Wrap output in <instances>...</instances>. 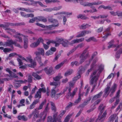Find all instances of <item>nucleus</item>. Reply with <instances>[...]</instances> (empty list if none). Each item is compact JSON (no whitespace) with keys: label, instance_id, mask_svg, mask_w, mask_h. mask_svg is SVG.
I'll return each mask as SVG.
<instances>
[{"label":"nucleus","instance_id":"1","mask_svg":"<svg viewBox=\"0 0 122 122\" xmlns=\"http://www.w3.org/2000/svg\"><path fill=\"white\" fill-rule=\"evenodd\" d=\"M103 69V67L102 65L100 66L97 70H95L91 75L90 84L92 85L94 82L96 83L97 81L99 75Z\"/></svg>","mask_w":122,"mask_h":122},{"label":"nucleus","instance_id":"2","mask_svg":"<svg viewBox=\"0 0 122 122\" xmlns=\"http://www.w3.org/2000/svg\"><path fill=\"white\" fill-rule=\"evenodd\" d=\"M90 57L89 52L87 51V49H85L81 54L80 56V59L79 62L77 61H75V65L76 66L81 64L88 58Z\"/></svg>","mask_w":122,"mask_h":122},{"label":"nucleus","instance_id":"3","mask_svg":"<svg viewBox=\"0 0 122 122\" xmlns=\"http://www.w3.org/2000/svg\"><path fill=\"white\" fill-rule=\"evenodd\" d=\"M105 107V106H103V104H101L100 105L98 109L100 110V113L98 116V118L96 119L95 122H97L98 120L102 122L105 119L107 114L106 111H105L102 115Z\"/></svg>","mask_w":122,"mask_h":122},{"label":"nucleus","instance_id":"4","mask_svg":"<svg viewBox=\"0 0 122 122\" xmlns=\"http://www.w3.org/2000/svg\"><path fill=\"white\" fill-rule=\"evenodd\" d=\"M72 88H73L69 86L67 87V88L68 89V92L66 94V97L67 98H69V97L70 96L71 97H73L75 94L76 93L77 91L76 89H75L72 93L71 92V89Z\"/></svg>","mask_w":122,"mask_h":122},{"label":"nucleus","instance_id":"5","mask_svg":"<svg viewBox=\"0 0 122 122\" xmlns=\"http://www.w3.org/2000/svg\"><path fill=\"white\" fill-rule=\"evenodd\" d=\"M91 3H92L93 4V5H92L91 6H89L91 8L93 9V13L96 12H97V10H96V9L95 8V7L93 6V5H98L99 4H101L102 3V2H93Z\"/></svg>","mask_w":122,"mask_h":122},{"label":"nucleus","instance_id":"6","mask_svg":"<svg viewBox=\"0 0 122 122\" xmlns=\"http://www.w3.org/2000/svg\"><path fill=\"white\" fill-rule=\"evenodd\" d=\"M44 70L46 73L48 75L51 74L53 71V68L52 66H51L48 68V67L45 68Z\"/></svg>","mask_w":122,"mask_h":122},{"label":"nucleus","instance_id":"7","mask_svg":"<svg viewBox=\"0 0 122 122\" xmlns=\"http://www.w3.org/2000/svg\"><path fill=\"white\" fill-rule=\"evenodd\" d=\"M24 47L25 49H27L28 47V40L27 38L28 36H27L24 35Z\"/></svg>","mask_w":122,"mask_h":122},{"label":"nucleus","instance_id":"8","mask_svg":"<svg viewBox=\"0 0 122 122\" xmlns=\"http://www.w3.org/2000/svg\"><path fill=\"white\" fill-rule=\"evenodd\" d=\"M35 53L36 54V58H35V60H36L40 65V63L42 61L41 55L39 54L38 52H36Z\"/></svg>","mask_w":122,"mask_h":122},{"label":"nucleus","instance_id":"9","mask_svg":"<svg viewBox=\"0 0 122 122\" xmlns=\"http://www.w3.org/2000/svg\"><path fill=\"white\" fill-rule=\"evenodd\" d=\"M84 40V38H82L79 39H76L75 40H72L70 43L71 45L75 43H79L82 42Z\"/></svg>","mask_w":122,"mask_h":122},{"label":"nucleus","instance_id":"10","mask_svg":"<svg viewBox=\"0 0 122 122\" xmlns=\"http://www.w3.org/2000/svg\"><path fill=\"white\" fill-rule=\"evenodd\" d=\"M64 41V39L62 38H56V41H54V42H55L56 43H54L55 44V46L57 47L59 46V44H61V43H62V42Z\"/></svg>","mask_w":122,"mask_h":122},{"label":"nucleus","instance_id":"11","mask_svg":"<svg viewBox=\"0 0 122 122\" xmlns=\"http://www.w3.org/2000/svg\"><path fill=\"white\" fill-rule=\"evenodd\" d=\"M110 88V87L108 86L105 89L104 93L103 95V97H106L109 95V92H108Z\"/></svg>","mask_w":122,"mask_h":122},{"label":"nucleus","instance_id":"12","mask_svg":"<svg viewBox=\"0 0 122 122\" xmlns=\"http://www.w3.org/2000/svg\"><path fill=\"white\" fill-rule=\"evenodd\" d=\"M103 93L102 92H101L98 94L94 96L93 98V100H96L98 98H100L102 96V95Z\"/></svg>","mask_w":122,"mask_h":122},{"label":"nucleus","instance_id":"13","mask_svg":"<svg viewBox=\"0 0 122 122\" xmlns=\"http://www.w3.org/2000/svg\"><path fill=\"white\" fill-rule=\"evenodd\" d=\"M102 8L105 10H113L112 8L110 6H105L104 5H101L98 8Z\"/></svg>","mask_w":122,"mask_h":122},{"label":"nucleus","instance_id":"14","mask_svg":"<svg viewBox=\"0 0 122 122\" xmlns=\"http://www.w3.org/2000/svg\"><path fill=\"white\" fill-rule=\"evenodd\" d=\"M38 50L39 51H36V52H38L39 54L40 55L41 54L42 55H44L45 52L43 48H38Z\"/></svg>","mask_w":122,"mask_h":122},{"label":"nucleus","instance_id":"15","mask_svg":"<svg viewBox=\"0 0 122 122\" xmlns=\"http://www.w3.org/2000/svg\"><path fill=\"white\" fill-rule=\"evenodd\" d=\"M90 26L91 25L87 24L86 25L83 24L80 26V30H85L86 28L90 27Z\"/></svg>","mask_w":122,"mask_h":122},{"label":"nucleus","instance_id":"16","mask_svg":"<svg viewBox=\"0 0 122 122\" xmlns=\"http://www.w3.org/2000/svg\"><path fill=\"white\" fill-rule=\"evenodd\" d=\"M77 17L78 19L79 18L81 19L85 20L88 19L89 18L88 17H86L85 15H83L82 14H80L77 16Z\"/></svg>","mask_w":122,"mask_h":122},{"label":"nucleus","instance_id":"17","mask_svg":"<svg viewBox=\"0 0 122 122\" xmlns=\"http://www.w3.org/2000/svg\"><path fill=\"white\" fill-rule=\"evenodd\" d=\"M117 86V84L114 83V85L111 87L110 91L112 92V93H114L116 89Z\"/></svg>","mask_w":122,"mask_h":122},{"label":"nucleus","instance_id":"18","mask_svg":"<svg viewBox=\"0 0 122 122\" xmlns=\"http://www.w3.org/2000/svg\"><path fill=\"white\" fill-rule=\"evenodd\" d=\"M80 4L81 5H83L84 6H91L93 4L91 3H86L85 2H80Z\"/></svg>","mask_w":122,"mask_h":122},{"label":"nucleus","instance_id":"19","mask_svg":"<svg viewBox=\"0 0 122 122\" xmlns=\"http://www.w3.org/2000/svg\"><path fill=\"white\" fill-rule=\"evenodd\" d=\"M50 103L51 105V110L53 111L54 112H56V108L55 104L52 102H50Z\"/></svg>","mask_w":122,"mask_h":122},{"label":"nucleus","instance_id":"20","mask_svg":"<svg viewBox=\"0 0 122 122\" xmlns=\"http://www.w3.org/2000/svg\"><path fill=\"white\" fill-rule=\"evenodd\" d=\"M85 35V33L84 30L81 31V33L76 36V37L78 38L84 36Z\"/></svg>","mask_w":122,"mask_h":122},{"label":"nucleus","instance_id":"21","mask_svg":"<svg viewBox=\"0 0 122 122\" xmlns=\"http://www.w3.org/2000/svg\"><path fill=\"white\" fill-rule=\"evenodd\" d=\"M73 72V70L72 69L68 70L65 73V76H67L71 74Z\"/></svg>","mask_w":122,"mask_h":122},{"label":"nucleus","instance_id":"22","mask_svg":"<svg viewBox=\"0 0 122 122\" xmlns=\"http://www.w3.org/2000/svg\"><path fill=\"white\" fill-rule=\"evenodd\" d=\"M50 85H51L55 86H59L60 85V82L59 81L51 82L50 83Z\"/></svg>","mask_w":122,"mask_h":122},{"label":"nucleus","instance_id":"23","mask_svg":"<svg viewBox=\"0 0 122 122\" xmlns=\"http://www.w3.org/2000/svg\"><path fill=\"white\" fill-rule=\"evenodd\" d=\"M81 77V75L80 73V72H78L76 76L74 77L72 79L73 81H76L80 78Z\"/></svg>","mask_w":122,"mask_h":122},{"label":"nucleus","instance_id":"24","mask_svg":"<svg viewBox=\"0 0 122 122\" xmlns=\"http://www.w3.org/2000/svg\"><path fill=\"white\" fill-rule=\"evenodd\" d=\"M18 120H20L22 119L24 121H26L27 120V118H26L25 116L24 115L22 116L19 115L18 116Z\"/></svg>","mask_w":122,"mask_h":122},{"label":"nucleus","instance_id":"25","mask_svg":"<svg viewBox=\"0 0 122 122\" xmlns=\"http://www.w3.org/2000/svg\"><path fill=\"white\" fill-rule=\"evenodd\" d=\"M86 40L88 42H89L92 41L94 42H97V40L94 37H92L89 38L88 39H86Z\"/></svg>","mask_w":122,"mask_h":122},{"label":"nucleus","instance_id":"26","mask_svg":"<svg viewBox=\"0 0 122 122\" xmlns=\"http://www.w3.org/2000/svg\"><path fill=\"white\" fill-rule=\"evenodd\" d=\"M32 75L35 77L36 79L38 80H39L41 79V77L38 75L37 73L33 72L32 74Z\"/></svg>","mask_w":122,"mask_h":122},{"label":"nucleus","instance_id":"27","mask_svg":"<svg viewBox=\"0 0 122 122\" xmlns=\"http://www.w3.org/2000/svg\"><path fill=\"white\" fill-rule=\"evenodd\" d=\"M120 101L119 98L116 99V101L114 105L112 106L111 108V109H114L115 107L118 104Z\"/></svg>","mask_w":122,"mask_h":122},{"label":"nucleus","instance_id":"28","mask_svg":"<svg viewBox=\"0 0 122 122\" xmlns=\"http://www.w3.org/2000/svg\"><path fill=\"white\" fill-rule=\"evenodd\" d=\"M13 41L12 40H9L8 42H6L5 43L6 46H10L13 44Z\"/></svg>","mask_w":122,"mask_h":122},{"label":"nucleus","instance_id":"29","mask_svg":"<svg viewBox=\"0 0 122 122\" xmlns=\"http://www.w3.org/2000/svg\"><path fill=\"white\" fill-rule=\"evenodd\" d=\"M39 45V43L36 41L32 43L30 45V46L32 48H34L37 47Z\"/></svg>","mask_w":122,"mask_h":122},{"label":"nucleus","instance_id":"30","mask_svg":"<svg viewBox=\"0 0 122 122\" xmlns=\"http://www.w3.org/2000/svg\"><path fill=\"white\" fill-rule=\"evenodd\" d=\"M46 100L45 99L44 101L42 102L40 104L39 106L38 109V110H40L42 108L43 106L46 103Z\"/></svg>","mask_w":122,"mask_h":122},{"label":"nucleus","instance_id":"31","mask_svg":"<svg viewBox=\"0 0 122 122\" xmlns=\"http://www.w3.org/2000/svg\"><path fill=\"white\" fill-rule=\"evenodd\" d=\"M62 77L61 76H57L53 78V79L55 81H59L60 79Z\"/></svg>","mask_w":122,"mask_h":122},{"label":"nucleus","instance_id":"32","mask_svg":"<svg viewBox=\"0 0 122 122\" xmlns=\"http://www.w3.org/2000/svg\"><path fill=\"white\" fill-rule=\"evenodd\" d=\"M38 97H39V99L41 98V93H40V92H38V91L37 92L35 96V98H37Z\"/></svg>","mask_w":122,"mask_h":122},{"label":"nucleus","instance_id":"33","mask_svg":"<svg viewBox=\"0 0 122 122\" xmlns=\"http://www.w3.org/2000/svg\"><path fill=\"white\" fill-rule=\"evenodd\" d=\"M81 95H80L79 96L78 98L75 101L74 104L76 105L79 103L81 101Z\"/></svg>","mask_w":122,"mask_h":122},{"label":"nucleus","instance_id":"34","mask_svg":"<svg viewBox=\"0 0 122 122\" xmlns=\"http://www.w3.org/2000/svg\"><path fill=\"white\" fill-rule=\"evenodd\" d=\"M56 91L54 89H52L51 90V97L52 98L54 97L56 94Z\"/></svg>","mask_w":122,"mask_h":122},{"label":"nucleus","instance_id":"35","mask_svg":"<svg viewBox=\"0 0 122 122\" xmlns=\"http://www.w3.org/2000/svg\"><path fill=\"white\" fill-rule=\"evenodd\" d=\"M74 105L75 104H74L70 102L68 104L67 106L66 107V109H68L71 107L73 105Z\"/></svg>","mask_w":122,"mask_h":122},{"label":"nucleus","instance_id":"36","mask_svg":"<svg viewBox=\"0 0 122 122\" xmlns=\"http://www.w3.org/2000/svg\"><path fill=\"white\" fill-rule=\"evenodd\" d=\"M59 23H58L56 25L52 24L47 26V27L48 28H51L53 27H58L59 26Z\"/></svg>","mask_w":122,"mask_h":122},{"label":"nucleus","instance_id":"37","mask_svg":"<svg viewBox=\"0 0 122 122\" xmlns=\"http://www.w3.org/2000/svg\"><path fill=\"white\" fill-rule=\"evenodd\" d=\"M38 92H40V93H41V92L43 93H45L46 92V89L45 87H43L42 88H40L38 90Z\"/></svg>","mask_w":122,"mask_h":122},{"label":"nucleus","instance_id":"38","mask_svg":"<svg viewBox=\"0 0 122 122\" xmlns=\"http://www.w3.org/2000/svg\"><path fill=\"white\" fill-rule=\"evenodd\" d=\"M71 115H68L65 118L64 122H68L71 117Z\"/></svg>","mask_w":122,"mask_h":122},{"label":"nucleus","instance_id":"39","mask_svg":"<svg viewBox=\"0 0 122 122\" xmlns=\"http://www.w3.org/2000/svg\"><path fill=\"white\" fill-rule=\"evenodd\" d=\"M62 95V94L61 93L58 94H57L55 95L54 97L56 100H57L60 97V96Z\"/></svg>","mask_w":122,"mask_h":122},{"label":"nucleus","instance_id":"40","mask_svg":"<svg viewBox=\"0 0 122 122\" xmlns=\"http://www.w3.org/2000/svg\"><path fill=\"white\" fill-rule=\"evenodd\" d=\"M62 8V6H60L58 7H55L52 8V10H58Z\"/></svg>","mask_w":122,"mask_h":122},{"label":"nucleus","instance_id":"41","mask_svg":"<svg viewBox=\"0 0 122 122\" xmlns=\"http://www.w3.org/2000/svg\"><path fill=\"white\" fill-rule=\"evenodd\" d=\"M44 40L41 37H39L37 39V41L39 44L40 42L42 43H43Z\"/></svg>","mask_w":122,"mask_h":122},{"label":"nucleus","instance_id":"42","mask_svg":"<svg viewBox=\"0 0 122 122\" xmlns=\"http://www.w3.org/2000/svg\"><path fill=\"white\" fill-rule=\"evenodd\" d=\"M53 53L52 51L50 50L48 51L45 53L46 56H48L52 55Z\"/></svg>","mask_w":122,"mask_h":122},{"label":"nucleus","instance_id":"43","mask_svg":"<svg viewBox=\"0 0 122 122\" xmlns=\"http://www.w3.org/2000/svg\"><path fill=\"white\" fill-rule=\"evenodd\" d=\"M32 77L31 75L28 76V81L29 83H31L32 81Z\"/></svg>","mask_w":122,"mask_h":122},{"label":"nucleus","instance_id":"44","mask_svg":"<svg viewBox=\"0 0 122 122\" xmlns=\"http://www.w3.org/2000/svg\"><path fill=\"white\" fill-rule=\"evenodd\" d=\"M109 119L110 121L113 122L115 119L114 116V115L111 116L109 117Z\"/></svg>","mask_w":122,"mask_h":122},{"label":"nucleus","instance_id":"45","mask_svg":"<svg viewBox=\"0 0 122 122\" xmlns=\"http://www.w3.org/2000/svg\"><path fill=\"white\" fill-rule=\"evenodd\" d=\"M31 64V65H30L31 66H29L31 67H34V66L36 65V62L35 61H32L31 62H30Z\"/></svg>","mask_w":122,"mask_h":122},{"label":"nucleus","instance_id":"46","mask_svg":"<svg viewBox=\"0 0 122 122\" xmlns=\"http://www.w3.org/2000/svg\"><path fill=\"white\" fill-rule=\"evenodd\" d=\"M62 65V63H60L56 66L55 67V68L56 69H59Z\"/></svg>","mask_w":122,"mask_h":122},{"label":"nucleus","instance_id":"47","mask_svg":"<svg viewBox=\"0 0 122 122\" xmlns=\"http://www.w3.org/2000/svg\"><path fill=\"white\" fill-rule=\"evenodd\" d=\"M48 41L47 42L46 44L47 45H49L51 43H52L53 44L55 43V42H54V41L52 40H47Z\"/></svg>","mask_w":122,"mask_h":122},{"label":"nucleus","instance_id":"48","mask_svg":"<svg viewBox=\"0 0 122 122\" xmlns=\"http://www.w3.org/2000/svg\"><path fill=\"white\" fill-rule=\"evenodd\" d=\"M36 20V19L35 17L30 19L29 22V23H33Z\"/></svg>","mask_w":122,"mask_h":122},{"label":"nucleus","instance_id":"49","mask_svg":"<svg viewBox=\"0 0 122 122\" xmlns=\"http://www.w3.org/2000/svg\"><path fill=\"white\" fill-rule=\"evenodd\" d=\"M17 60L18 62V63L20 66L22 65H23V62H22V60H21L20 59L18 58H17Z\"/></svg>","mask_w":122,"mask_h":122},{"label":"nucleus","instance_id":"50","mask_svg":"<svg viewBox=\"0 0 122 122\" xmlns=\"http://www.w3.org/2000/svg\"><path fill=\"white\" fill-rule=\"evenodd\" d=\"M17 39H18L16 40V41H18L20 43H21L23 42L22 38L21 37L19 36Z\"/></svg>","mask_w":122,"mask_h":122},{"label":"nucleus","instance_id":"51","mask_svg":"<svg viewBox=\"0 0 122 122\" xmlns=\"http://www.w3.org/2000/svg\"><path fill=\"white\" fill-rule=\"evenodd\" d=\"M25 24V23L24 22H22L20 23H16L15 25L16 26H20L24 25Z\"/></svg>","mask_w":122,"mask_h":122},{"label":"nucleus","instance_id":"52","mask_svg":"<svg viewBox=\"0 0 122 122\" xmlns=\"http://www.w3.org/2000/svg\"><path fill=\"white\" fill-rule=\"evenodd\" d=\"M13 44L16 46H17L21 48L22 47L19 44L17 43V42L15 41H13Z\"/></svg>","mask_w":122,"mask_h":122},{"label":"nucleus","instance_id":"53","mask_svg":"<svg viewBox=\"0 0 122 122\" xmlns=\"http://www.w3.org/2000/svg\"><path fill=\"white\" fill-rule=\"evenodd\" d=\"M84 46V44L83 43L77 45V46L75 48L76 49L78 47H79L80 48H81L83 47Z\"/></svg>","mask_w":122,"mask_h":122},{"label":"nucleus","instance_id":"54","mask_svg":"<svg viewBox=\"0 0 122 122\" xmlns=\"http://www.w3.org/2000/svg\"><path fill=\"white\" fill-rule=\"evenodd\" d=\"M69 86V87L73 88L74 83L73 82L71 81L68 83Z\"/></svg>","mask_w":122,"mask_h":122},{"label":"nucleus","instance_id":"55","mask_svg":"<svg viewBox=\"0 0 122 122\" xmlns=\"http://www.w3.org/2000/svg\"><path fill=\"white\" fill-rule=\"evenodd\" d=\"M41 21H42L44 22H46L47 21V19L44 17L41 16Z\"/></svg>","mask_w":122,"mask_h":122},{"label":"nucleus","instance_id":"56","mask_svg":"<svg viewBox=\"0 0 122 122\" xmlns=\"http://www.w3.org/2000/svg\"><path fill=\"white\" fill-rule=\"evenodd\" d=\"M36 25L39 26L40 27H41L43 28H45V26L44 25L41 24H40L39 23H36Z\"/></svg>","mask_w":122,"mask_h":122},{"label":"nucleus","instance_id":"57","mask_svg":"<svg viewBox=\"0 0 122 122\" xmlns=\"http://www.w3.org/2000/svg\"><path fill=\"white\" fill-rule=\"evenodd\" d=\"M61 44L64 47H67L68 46L67 43L65 42L64 41L62 42Z\"/></svg>","mask_w":122,"mask_h":122},{"label":"nucleus","instance_id":"58","mask_svg":"<svg viewBox=\"0 0 122 122\" xmlns=\"http://www.w3.org/2000/svg\"><path fill=\"white\" fill-rule=\"evenodd\" d=\"M48 20L49 22L51 23L54 19L52 18V16H48Z\"/></svg>","mask_w":122,"mask_h":122},{"label":"nucleus","instance_id":"59","mask_svg":"<svg viewBox=\"0 0 122 122\" xmlns=\"http://www.w3.org/2000/svg\"><path fill=\"white\" fill-rule=\"evenodd\" d=\"M76 49H73L71 50L67 54L68 56H69Z\"/></svg>","mask_w":122,"mask_h":122},{"label":"nucleus","instance_id":"60","mask_svg":"<svg viewBox=\"0 0 122 122\" xmlns=\"http://www.w3.org/2000/svg\"><path fill=\"white\" fill-rule=\"evenodd\" d=\"M39 101L40 100L39 99H37L34 100L32 103L35 106V105L39 102Z\"/></svg>","mask_w":122,"mask_h":122},{"label":"nucleus","instance_id":"61","mask_svg":"<svg viewBox=\"0 0 122 122\" xmlns=\"http://www.w3.org/2000/svg\"><path fill=\"white\" fill-rule=\"evenodd\" d=\"M11 49L10 48H5L3 50V51L5 52H8L10 51H11Z\"/></svg>","mask_w":122,"mask_h":122},{"label":"nucleus","instance_id":"62","mask_svg":"<svg viewBox=\"0 0 122 122\" xmlns=\"http://www.w3.org/2000/svg\"><path fill=\"white\" fill-rule=\"evenodd\" d=\"M91 97H89L88 100L84 102L83 103V104L85 106L91 100Z\"/></svg>","mask_w":122,"mask_h":122},{"label":"nucleus","instance_id":"63","mask_svg":"<svg viewBox=\"0 0 122 122\" xmlns=\"http://www.w3.org/2000/svg\"><path fill=\"white\" fill-rule=\"evenodd\" d=\"M47 60H46L44 62V63H42L41 62V63H40V65L41 66H45L46 64H47Z\"/></svg>","mask_w":122,"mask_h":122},{"label":"nucleus","instance_id":"64","mask_svg":"<svg viewBox=\"0 0 122 122\" xmlns=\"http://www.w3.org/2000/svg\"><path fill=\"white\" fill-rule=\"evenodd\" d=\"M103 27H101L97 30V32L98 33H100L103 30Z\"/></svg>","mask_w":122,"mask_h":122}]
</instances>
